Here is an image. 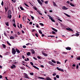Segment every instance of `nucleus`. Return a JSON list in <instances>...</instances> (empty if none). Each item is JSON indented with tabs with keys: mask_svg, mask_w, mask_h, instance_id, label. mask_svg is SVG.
Returning <instances> with one entry per match:
<instances>
[{
	"mask_svg": "<svg viewBox=\"0 0 80 80\" xmlns=\"http://www.w3.org/2000/svg\"><path fill=\"white\" fill-rule=\"evenodd\" d=\"M51 61H52V62H53V63H56V61H54V60H51Z\"/></svg>",
	"mask_w": 80,
	"mask_h": 80,
	"instance_id": "obj_30",
	"label": "nucleus"
},
{
	"mask_svg": "<svg viewBox=\"0 0 80 80\" xmlns=\"http://www.w3.org/2000/svg\"><path fill=\"white\" fill-rule=\"evenodd\" d=\"M77 59L78 60H80V57L77 58Z\"/></svg>",
	"mask_w": 80,
	"mask_h": 80,
	"instance_id": "obj_51",
	"label": "nucleus"
},
{
	"mask_svg": "<svg viewBox=\"0 0 80 80\" xmlns=\"http://www.w3.org/2000/svg\"><path fill=\"white\" fill-rule=\"evenodd\" d=\"M38 2L40 4V5H42V3L41 2L40 0H37Z\"/></svg>",
	"mask_w": 80,
	"mask_h": 80,
	"instance_id": "obj_13",
	"label": "nucleus"
},
{
	"mask_svg": "<svg viewBox=\"0 0 80 80\" xmlns=\"http://www.w3.org/2000/svg\"><path fill=\"white\" fill-rule=\"evenodd\" d=\"M41 67L42 68H43L44 67V66H43V65H41Z\"/></svg>",
	"mask_w": 80,
	"mask_h": 80,
	"instance_id": "obj_59",
	"label": "nucleus"
},
{
	"mask_svg": "<svg viewBox=\"0 0 80 80\" xmlns=\"http://www.w3.org/2000/svg\"><path fill=\"white\" fill-rule=\"evenodd\" d=\"M48 63H49V64H50V65H51L52 66H55V64H53V63H52L51 61H49Z\"/></svg>",
	"mask_w": 80,
	"mask_h": 80,
	"instance_id": "obj_4",
	"label": "nucleus"
},
{
	"mask_svg": "<svg viewBox=\"0 0 80 80\" xmlns=\"http://www.w3.org/2000/svg\"><path fill=\"white\" fill-rule=\"evenodd\" d=\"M57 69L58 71H61V72H63L64 71L63 69L62 68H59V67H57Z\"/></svg>",
	"mask_w": 80,
	"mask_h": 80,
	"instance_id": "obj_1",
	"label": "nucleus"
},
{
	"mask_svg": "<svg viewBox=\"0 0 80 80\" xmlns=\"http://www.w3.org/2000/svg\"><path fill=\"white\" fill-rule=\"evenodd\" d=\"M52 30H53L54 31H55V32H58V30H56V29H55V28H52Z\"/></svg>",
	"mask_w": 80,
	"mask_h": 80,
	"instance_id": "obj_14",
	"label": "nucleus"
},
{
	"mask_svg": "<svg viewBox=\"0 0 80 80\" xmlns=\"http://www.w3.org/2000/svg\"><path fill=\"white\" fill-rule=\"evenodd\" d=\"M57 64H61V62H58V61H57Z\"/></svg>",
	"mask_w": 80,
	"mask_h": 80,
	"instance_id": "obj_40",
	"label": "nucleus"
},
{
	"mask_svg": "<svg viewBox=\"0 0 80 80\" xmlns=\"http://www.w3.org/2000/svg\"><path fill=\"white\" fill-rule=\"evenodd\" d=\"M68 17H69V18H70V15H69L68 14H66V13H64Z\"/></svg>",
	"mask_w": 80,
	"mask_h": 80,
	"instance_id": "obj_23",
	"label": "nucleus"
},
{
	"mask_svg": "<svg viewBox=\"0 0 80 80\" xmlns=\"http://www.w3.org/2000/svg\"><path fill=\"white\" fill-rule=\"evenodd\" d=\"M56 75V72H54L53 73L52 75L53 76H55Z\"/></svg>",
	"mask_w": 80,
	"mask_h": 80,
	"instance_id": "obj_29",
	"label": "nucleus"
},
{
	"mask_svg": "<svg viewBox=\"0 0 80 80\" xmlns=\"http://www.w3.org/2000/svg\"><path fill=\"white\" fill-rule=\"evenodd\" d=\"M35 36H36L37 37H38V34L37 33H36V34H35Z\"/></svg>",
	"mask_w": 80,
	"mask_h": 80,
	"instance_id": "obj_52",
	"label": "nucleus"
},
{
	"mask_svg": "<svg viewBox=\"0 0 80 80\" xmlns=\"http://www.w3.org/2000/svg\"><path fill=\"white\" fill-rule=\"evenodd\" d=\"M66 30L69 31H70L72 32L73 31V30L71 29L70 28H66Z\"/></svg>",
	"mask_w": 80,
	"mask_h": 80,
	"instance_id": "obj_7",
	"label": "nucleus"
},
{
	"mask_svg": "<svg viewBox=\"0 0 80 80\" xmlns=\"http://www.w3.org/2000/svg\"><path fill=\"white\" fill-rule=\"evenodd\" d=\"M3 48H5L6 47V45L4 44H2Z\"/></svg>",
	"mask_w": 80,
	"mask_h": 80,
	"instance_id": "obj_41",
	"label": "nucleus"
},
{
	"mask_svg": "<svg viewBox=\"0 0 80 80\" xmlns=\"http://www.w3.org/2000/svg\"><path fill=\"white\" fill-rule=\"evenodd\" d=\"M20 8L21 9V10H23V11L24 10L23 8L22 7H20Z\"/></svg>",
	"mask_w": 80,
	"mask_h": 80,
	"instance_id": "obj_31",
	"label": "nucleus"
},
{
	"mask_svg": "<svg viewBox=\"0 0 80 80\" xmlns=\"http://www.w3.org/2000/svg\"><path fill=\"white\" fill-rule=\"evenodd\" d=\"M62 9L63 10H67L68 9V8L65 6H63L62 7Z\"/></svg>",
	"mask_w": 80,
	"mask_h": 80,
	"instance_id": "obj_6",
	"label": "nucleus"
},
{
	"mask_svg": "<svg viewBox=\"0 0 80 80\" xmlns=\"http://www.w3.org/2000/svg\"><path fill=\"white\" fill-rule=\"evenodd\" d=\"M48 37H51V38H52L53 37H54L55 36H48Z\"/></svg>",
	"mask_w": 80,
	"mask_h": 80,
	"instance_id": "obj_34",
	"label": "nucleus"
},
{
	"mask_svg": "<svg viewBox=\"0 0 80 80\" xmlns=\"http://www.w3.org/2000/svg\"><path fill=\"white\" fill-rule=\"evenodd\" d=\"M24 4L26 6V7H29V6H28V5H27L26 3H24Z\"/></svg>",
	"mask_w": 80,
	"mask_h": 80,
	"instance_id": "obj_26",
	"label": "nucleus"
},
{
	"mask_svg": "<svg viewBox=\"0 0 80 80\" xmlns=\"http://www.w3.org/2000/svg\"><path fill=\"white\" fill-rule=\"evenodd\" d=\"M33 58L34 60H37V58H36L35 57H34Z\"/></svg>",
	"mask_w": 80,
	"mask_h": 80,
	"instance_id": "obj_50",
	"label": "nucleus"
},
{
	"mask_svg": "<svg viewBox=\"0 0 80 80\" xmlns=\"http://www.w3.org/2000/svg\"><path fill=\"white\" fill-rule=\"evenodd\" d=\"M30 16H31V18H32V20H34V17L33 16H31V15H30Z\"/></svg>",
	"mask_w": 80,
	"mask_h": 80,
	"instance_id": "obj_28",
	"label": "nucleus"
},
{
	"mask_svg": "<svg viewBox=\"0 0 80 80\" xmlns=\"http://www.w3.org/2000/svg\"><path fill=\"white\" fill-rule=\"evenodd\" d=\"M32 24V22H30L29 23V24L31 25Z\"/></svg>",
	"mask_w": 80,
	"mask_h": 80,
	"instance_id": "obj_62",
	"label": "nucleus"
},
{
	"mask_svg": "<svg viewBox=\"0 0 80 80\" xmlns=\"http://www.w3.org/2000/svg\"><path fill=\"white\" fill-rule=\"evenodd\" d=\"M4 9H5V12H7V11H8V10L7 9V8L5 7Z\"/></svg>",
	"mask_w": 80,
	"mask_h": 80,
	"instance_id": "obj_36",
	"label": "nucleus"
},
{
	"mask_svg": "<svg viewBox=\"0 0 80 80\" xmlns=\"http://www.w3.org/2000/svg\"><path fill=\"white\" fill-rule=\"evenodd\" d=\"M27 55L28 56H29L31 55V53L30 52H28L27 53Z\"/></svg>",
	"mask_w": 80,
	"mask_h": 80,
	"instance_id": "obj_19",
	"label": "nucleus"
},
{
	"mask_svg": "<svg viewBox=\"0 0 80 80\" xmlns=\"http://www.w3.org/2000/svg\"><path fill=\"white\" fill-rule=\"evenodd\" d=\"M61 26L62 28V29H64L65 28V26H64L63 24H61Z\"/></svg>",
	"mask_w": 80,
	"mask_h": 80,
	"instance_id": "obj_5",
	"label": "nucleus"
},
{
	"mask_svg": "<svg viewBox=\"0 0 80 80\" xmlns=\"http://www.w3.org/2000/svg\"><path fill=\"white\" fill-rule=\"evenodd\" d=\"M30 64L32 65L33 66V63L32 62H30Z\"/></svg>",
	"mask_w": 80,
	"mask_h": 80,
	"instance_id": "obj_53",
	"label": "nucleus"
},
{
	"mask_svg": "<svg viewBox=\"0 0 80 80\" xmlns=\"http://www.w3.org/2000/svg\"><path fill=\"white\" fill-rule=\"evenodd\" d=\"M10 68L11 69H13L14 68H16V66L14 64H12Z\"/></svg>",
	"mask_w": 80,
	"mask_h": 80,
	"instance_id": "obj_2",
	"label": "nucleus"
},
{
	"mask_svg": "<svg viewBox=\"0 0 80 80\" xmlns=\"http://www.w3.org/2000/svg\"><path fill=\"white\" fill-rule=\"evenodd\" d=\"M52 33L53 34H55L56 33L55 32L52 31Z\"/></svg>",
	"mask_w": 80,
	"mask_h": 80,
	"instance_id": "obj_48",
	"label": "nucleus"
},
{
	"mask_svg": "<svg viewBox=\"0 0 80 80\" xmlns=\"http://www.w3.org/2000/svg\"><path fill=\"white\" fill-rule=\"evenodd\" d=\"M23 48H26V46L24 45V46H23Z\"/></svg>",
	"mask_w": 80,
	"mask_h": 80,
	"instance_id": "obj_55",
	"label": "nucleus"
},
{
	"mask_svg": "<svg viewBox=\"0 0 80 80\" xmlns=\"http://www.w3.org/2000/svg\"><path fill=\"white\" fill-rule=\"evenodd\" d=\"M10 38L11 39H13L15 38L14 37H13V36H11L10 37Z\"/></svg>",
	"mask_w": 80,
	"mask_h": 80,
	"instance_id": "obj_24",
	"label": "nucleus"
},
{
	"mask_svg": "<svg viewBox=\"0 0 80 80\" xmlns=\"http://www.w3.org/2000/svg\"><path fill=\"white\" fill-rule=\"evenodd\" d=\"M8 15L11 14H12V12L11 11H10V10H9L8 11Z\"/></svg>",
	"mask_w": 80,
	"mask_h": 80,
	"instance_id": "obj_11",
	"label": "nucleus"
},
{
	"mask_svg": "<svg viewBox=\"0 0 80 80\" xmlns=\"http://www.w3.org/2000/svg\"><path fill=\"white\" fill-rule=\"evenodd\" d=\"M79 68L78 65H77V66L76 68L77 69H78Z\"/></svg>",
	"mask_w": 80,
	"mask_h": 80,
	"instance_id": "obj_58",
	"label": "nucleus"
},
{
	"mask_svg": "<svg viewBox=\"0 0 80 80\" xmlns=\"http://www.w3.org/2000/svg\"><path fill=\"white\" fill-rule=\"evenodd\" d=\"M12 53L13 55H15L16 53V51L15 50H12Z\"/></svg>",
	"mask_w": 80,
	"mask_h": 80,
	"instance_id": "obj_10",
	"label": "nucleus"
},
{
	"mask_svg": "<svg viewBox=\"0 0 80 80\" xmlns=\"http://www.w3.org/2000/svg\"><path fill=\"white\" fill-rule=\"evenodd\" d=\"M34 8V10H37V8L36 7Z\"/></svg>",
	"mask_w": 80,
	"mask_h": 80,
	"instance_id": "obj_61",
	"label": "nucleus"
},
{
	"mask_svg": "<svg viewBox=\"0 0 80 80\" xmlns=\"http://www.w3.org/2000/svg\"><path fill=\"white\" fill-rule=\"evenodd\" d=\"M33 68H35V69H37L38 70H39V68L38 67H36V66H35V65H33Z\"/></svg>",
	"mask_w": 80,
	"mask_h": 80,
	"instance_id": "obj_17",
	"label": "nucleus"
},
{
	"mask_svg": "<svg viewBox=\"0 0 80 80\" xmlns=\"http://www.w3.org/2000/svg\"><path fill=\"white\" fill-rule=\"evenodd\" d=\"M39 25H41L42 26H44L43 24L42 23H39Z\"/></svg>",
	"mask_w": 80,
	"mask_h": 80,
	"instance_id": "obj_35",
	"label": "nucleus"
},
{
	"mask_svg": "<svg viewBox=\"0 0 80 80\" xmlns=\"http://www.w3.org/2000/svg\"><path fill=\"white\" fill-rule=\"evenodd\" d=\"M56 77L58 78H59V76H58V75H56Z\"/></svg>",
	"mask_w": 80,
	"mask_h": 80,
	"instance_id": "obj_44",
	"label": "nucleus"
},
{
	"mask_svg": "<svg viewBox=\"0 0 80 80\" xmlns=\"http://www.w3.org/2000/svg\"><path fill=\"white\" fill-rule=\"evenodd\" d=\"M13 25L14 27H16V25L15 24V23H13Z\"/></svg>",
	"mask_w": 80,
	"mask_h": 80,
	"instance_id": "obj_43",
	"label": "nucleus"
},
{
	"mask_svg": "<svg viewBox=\"0 0 80 80\" xmlns=\"http://www.w3.org/2000/svg\"><path fill=\"white\" fill-rule=\"evenodd\" d=\"M32 53L33 54H34L35 52L34 50L32 51Z\"/></svg>",
	"mask_w": 80,
	"mask_h": 80,
	"instance_id": "obj_37",
	"label": "nucleus"
},
{
	"mask_svg": "<svg viewBox=\"0 0 80 80\" xmlns=\"http://www.w3.org/2000/svg\"><path fill=\"white\" fill-rule=\"evenodd\" d=\"M49 19H50L53 22H55V20L53 19L52 17V18H49Z\"/></svg>",
	"mask_w": 80,
	"mask_h": 80,
	"instance_id": "obj_9",
	"label": "nucleus"
},
{
	"mask_svg": "<svg viewBox=\"0 0 80 80\" xmlns=\"http://www.w3.org/2000/svg\"><path fill=\"white\" fill-rule=\"evenodd\" d=\"M44 3H45V4H48V1H45V2H44Z\"/></svg>",
	"mask_w": 80,
	"mask_h": 80,
	"instance_id": "obj_54",
	"label": "nucleus"
},
{
	"mask_svg": "<svg viewBox=\"0 0 80 80\" xmlns=\"http://www.w3.org/2000/svg\"><path fill=\"white\" fill-rule=\"evenodd\" d=\"M37 12L39 13L40 15L42 16V13H41L40 11H37Z\"/></svg>",
	"mask_w": 80,
	"mask_h": 80,
	"instance_id": "obj_21",
	"label": "nucleus"
},
{
	"mask_svg": "<svg viewBox=\"0 0 80 80\" xmlns=\"http://www.w3.org/2000/svg\"><path fill=\"white\" fill-rule=\"evenodd\" d=\"M53 3V5L54 7H57V5H56V3L55 2H54L53 1L52 2Z\"/></svg>",
	"mask_w": 80,
	"mask_h": 80,
	"instance_id": "obj_15",
	"label": "nucleus"
},
{
	"mask_svg": "<svg viewBox=\"0 0 80 80\" xmlns=\"http://www.w3.org/2000/svg\"><path fill=\"white\" fill-rule=\"evenodd\" d=\"M24 76H25V78H26L27 79H29V78L28 77V75H27V74H24Z\"/></svg>",
	"mask_w": 80,
	"mask_h": 80,
	"instance_id": "obj_8",
	"label": "nucleus"
},
{
	"mask_svg": "<svg viewBox=\"0 0 80 80\" xmlns=\"http://www.w3.org/2000/svg\"><path fill=\"white\" fill-rule=\"evenodd\" d=\"M1 5L2 6H3L4 5V2L3 1H2L1 2Z\"/></svg>",
	"mask_w": 80,
	"mask_h": 80,
	"instance_id": "obj_32",
	"label": "nucleus"
},
{
	"mask_svg": "<svg viewBox=\"0 0 80 80\" xmlns=\"http://www.w3.org/2000/svg\"><path fill=\"white\" fill-rule=\"evenodd\" d=\"M39 33H40L41 34H42V32L41 31H40V30H39Z\"/></svg>",
	"mask_w": 80,
	"mask_h": 80,
	"instance_id": "obj_38",
	"label": "nucleus"
},
{
	"mask_svg": "<svg viewBox=\"0 0 80 80\" xmlns=\"http://www.w3.org/2000/svg\"><path fill=\"white\" fill-rule=\"evenodd\" d=\"M8 18H9V19H11L12 17V16L11 14L8 15Z\"/></svg>",
	"mask_w": 80,
	"mask_h": 80,
	"instance_id": "obj_12",
	"label": "nucleus"
},
{
	"mask_svg": "<svg viewBox=\"0 0 80 80\" xmlns=\"http://www.w3.org/2000/svg\"><path fill=\"white\" fill-rule=\"evenodd\" d=\"M42 55H44L45 57L48 56V54L45 53L43 51L42 52Z\"/></svg>",
	"mask_w": 80,
	"mask_h": 80,
	"instance_id": "obj_3",
	"label": "nucleus"
},
{
	"mask_svg": "<svg viewBox=\"0 0 80 80\" xmlns=\"http://www.w3.org/2000/svg\"><path fill=\"white\" fill-rule=\"evenodd\" d=\"M70 5L72 7H74L75 6L74 5H73V4H72V3L70 2Z\"/></svg>",
	"mask_w": 80,
	"mask_h": 80,
	"instance_id": "obj_20",
	"label": "nucleus"
},
{
	"mask_svg": "<svg viewBox=\"0 0 80 80\" xmlns=\"http://www.w3.org/2000/svg\"><path fill=\"white\" fill-rule=\"evenodd\" d=\"M44 36H45V35L44 34H42V37H43Z\"/></svg>",
	"mask_w": 80,
	"mask_h": 80,
	"instance_id": "obj_63",
	"label": "nucleus"
},
{
	"mask_svg": "<svg viewBox=\"0 0 80 80\" xmlns=\"http://www.w3.org/2000/svg\"><path fill=\"white\" fill-rule=\"evenodd\" d=\"M46 80H52V79H51L50 78H49L48 77H47Z\"/></svg>",
	"mask_w": 80,
	"mask_h": 80,
	"instance_id": "obj_18",
	"label": "nucleus"
},
{
	"mask_svg": "<svg viewBox=\"0 0 80 80\" xmlns=\"http://www.w3.org/2000/svg\"><path fill=\"white\" fill-rule=\"evenodd\" d=\"M18 27L20 29V26L18 25Z\"/></svg>",
	"mask_w": 80,
	"mask_h": 80,
	"instance_id": "obj_57",
	"label": "nucleus"
},
{
	"mask_svg": "<svg viewBox=\"0 0 80 80\" xmlns=\"http://www.w3.org/2000/svg\"><path fill=\"white\" fill-rule=\"evenodd\" d=\"M48 17H49V18H52V17L51 16H50V15H48Z\"/></svg>",
	"mask_w": 80,
	"mask_h": 80,
	"instance_id": "obj_47",
	"label": "nucleus"
},
{
	"mask_svg": "<svg viewBox=\"0 0 80 80\" xmlns=\"http://www.w3.org/2000/svg\"><path fill=\"white\" fill-rule=\"evenodd\" d=\"M5 23L7 26H9V23L8 22H7L6 23L5 22Z\"/></svg>",
	"mask_w": 80,
	"mask_h": 80,
	"instance_id": "obj_27",
	"label": "nucleus"
},
{
	"mask_svg": "<svg viewBox=\"0 0 80 80\" xmlns=\"http://www.w3.org/2000/svg\"><path fill=\"white\" fill-rule=\"evenodd\" d=\"M71 48L70 47H67L66 48V49L67 50H71Z\"/></svg>",
	"mask_w": 80,
	"mask_h": 80,
	"instance_id": "obj_16",
	"label": "nucleus"
},
{
	"mask_svg": "<svg viewBox=\"0 0 80 80\" xmlns=\"http://www.w3.org/2000/svg\"><path fill=\"white\" fill-rule=\"evenodd\" d=\"M80 34L78 33H76V34L74 35V36H76L77 37H78L79 35Z\"/></svg>",
	"mask_w": 80,
	"mask_h": 80,
	"instance_id": "obj_22",
	"label": "nucleus"
},
{
	"mask_svg": "<svg viewBox=\"0 0 80 80\" xmlns=\"http://www.w3.org/2000/svg\"><path fill=\"white\" fill-rule=\"evenodd\" d=\"M22 24H20V28H22Z\"/></svg>",
	"mask_w": 80,
	"mask_h": 80,
	"instance_id": "obj_60",
	"label": "nucleus"
},
{
	"mask_svg": "<svg viewBox=\"0 0 80 80\" xmlns=\"http://www.w3.org/2000/svg\"><path fill=\"white\" fill-rule=\"evenodd\" d=\"M17 34L18 35H20V32H18L17 33Z\"/></svg>",
	"mask_w": 80,
	"mask_h": 80,
	"instance_id": "obj_64",
	"label": "nucleus"
},
{
	"mask_svg": "<svg viewBox=\"0 0 80 80\" xmlns=\"http://www.w3.org/2000/svg\"><path fill=\"white\" fill-rule=\"evenodd\" d=\"M38 78L40 79H44V78L42 77H39Z\"/></svg>",
	"mask_w": 80,
	"mask_h": 80,
	"instance_id": "obj_33",
	"label": "nucleus"
},
{
	"mask_svg": "<svg viewBox=\"0 0 80 80\" xmlns=\"http://www.w3.org/2000/svg\"><path fill=\"white\" fill-rule=\"evenodd\" d=\"M4 35L5 36H7V34H6V32H4Z\"/></svg>",
	"mask_w": 80,
	"mask_h": 80,
	"instance_id": "obj_49",
	"label": "nucleus"
},
{
	"mask_svg": "<svg viewBox=\"0 0 80 80\" xmlns=\"http://www.w3.org/2000/svg\"><path fill=\"white\" fill-rule=\"evenodd\" d=\"M12 1V2H14V3H15L16 1L15 0H11Z\"/></svg>",
	"mask_w": 80,
	"mask_h": 80,
	"instance_id": "obj_56",
	"label": "nucleus"
},
{
	"mask_svg": "<svg viewBox=\"0 0 80 80\" xmlns=\"http://www.w3.org/2000/svg\"><path fill=\"white\" fill-rule=\"evenodd\" d=\"M12 21L13 23H16L14 19H13Z\"/></svg>",
	"mask_w": 80,
	"mask_h": 80,
	"instance_id": "obj_42",
	"label": "nucleus"
},
{
	"mask_svg": "<svg viewBox=\"0 0 80 80\" xmlns=\"http://www.w3.org/2000/svg\"><path fill=\"white\" fill-rule=\"evenodd\" d=\"M58 19L59 21H60L61 22H62V20H61V19H59V18H58Z\"/></svg>",
	"mask_w": 80,
	"mask_h": 80,
	"instance_id": "obj_45",
	"label": "nucleus"
},
{
	"mask_svg": "<svg viewBox=\"0 0 80 80\" xmlns=\"http://www.w3.org/2000/svg\"><path fill=\"white\" fill-rule=\"evenodd\" d=\"M31 75L33 76V72H30L29 73Z\"/></svg>",
	"mask_w": 80,
	"mask_h": 80,
	"instance_id": "obj_39",
	"label": "nucleus"
},
{
	"mask_svg": "<svg viewBox=\"0 0 80 80\" xmlns=\"http://www.w3.org/2000/svg\"><path fill=\"white\" fill-rule=\"evenodd\" d=\"M7 43L8 45L9 46H11V45L10 43L8 41H7Z\"/></svg>",
	"mask_w": 80,
	"mask_h": 80,
	"instance_id": "obj_25",
	"label": "nucleus"
},
{
	"mask_svg": "<svg viewBox=\"0 0 80 80\" xmlns=\"http://www.w3.org/2000/svg\"><path fill=\"white\" fill-rule=\"evenodd\" d=\"M16 52H17V53H20V52L19 50H16Z\"/></svg>",
	"mask_w": 80,
	"mask_h": 80,
	"instance_id": "obj_46",
	"label": "nucleus"
}]
</instances>
